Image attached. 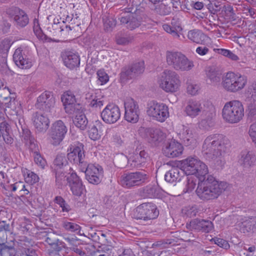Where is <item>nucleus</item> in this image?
Instances as JSON below:
<instances>
[{
    "mask_svg": "<svg viewBox=\"0 0 256 256\" xmlns=\"http://www.w3.org/2000/svg\"><path fill=\"white\" fill-rule=\"evenodd\" d=\"M199 90V86L196 84H189L187 86V92L188 94L194 96L197 94Z\"/></svg>",
    "mask_w": 256,
    "mask_h": 256,
    "instance_id": "nucleus-63",
    "label": "nucleus"
},
{
    "mask_svg": "<svg viewBox=\"0 0 256 256\" xmlns=\"http://www.w3.org/2000/svg\"><path fill=\"white\" fill-rule=\"evenodd\" d=\"M158 84L160 87L166 92H176L180 86V76L173 70H166L163 72Z\"/></svg>",
    "mask_w": 256,
    "mask_h": 256,
    "instance_id": "nucleus-8",
    "label": "nucleus"
},
{
    "mask_svg": "<svg viewBox=\"0 0 256 256\" xmlns=\"http://www.w3.org/2000/svg\"><path fill=\"white\" fill-rule=\"evenodd\" d=\"M80 170L85 173L86 178L88 181L93 184H99L103 177V168L99 164H86L84 168Z\"/></svg>",
    "mask_w": 256,
    "mask_h": 256,
    "instance_id": "nucleus-16",
    "label": "nucleus"
},
{
    "mask_svg": "<svg viewBox=\"0 0 256 256\" xmlns=\"http://www.w3.org/2000/svg\"><path fill=\"white\" fill-rule=\"evenodd\" d=\"M181 172L186 175L196 174L201 180L206 179L208 170L207 166L197 157L189 156L182 160Z\"/></svg>",
    "mask_w": 256,
    "mask_h": 256,
    "instance_id": "nucleus-4",
    "label": "nucleus"
},
{
    "mask_svg": "<svg viewBox=\"0 0 256 256\" xmlns=\"http://www.w3.org/2000/svg\"><path fill=\"white\" fill-rule=\"evenodd\" d=\"M165 180L170 183H173L180 180V170L178 168H172L164 176Z\"/></svg>",
    "mask_w": 256,
    "mask_h": 256,
    "instance_id": "nucleus-38",
    "label": "nucleus"
},
{
    "mask_svg": "<svg viewBox=\"0 0 256 256\" xmlns=\"http://www.w3.org/2000/svg\"><path fill=\"white\" fill-rule=\"evenodd\" d=\"M80 109L81 108H79V110H76L74 114H72L75 115L73 122L76 127L84 130L86 128L88 122L85 114Z\"/></svg>",
    "mask_w": 256,
    "mask_h": 256,
    "instance_id": "nucleus-34",
    "label": "nucleus"
},
{
    "mask_svg": "<svg viewBox=\"0 0 256 256\" xmlns=\"http://www.w3.org/2000/svg\"><path fill=\"white\" fill-rule=\"evenodd\" d=\"M163 154L168 158H175L180 156L183 151L181 144L175 140H171L168 142L162 149Z\"/></svg>",
    "mask_w": 256,
    "mask_h": 256,
    "instance_id": "nucleus-22",
    "label": "nucleus"
},
{
    "mask_svg": "<svg viewBox=\"0 0 256 256\" xmlns=\"http://www.w3.org/2000/svg\"><path fill=\"white\" fill-rule=\"evenodd\" d=\"M16 254L14 246H7L6 244L0 245V256H15Z\"/></svg>",
    "mask_w": 256,
    "mask_h": 256,
    "instance_id": "nucleus-47",
    "label": "nucleus"
},
{
    "mask_svg": "<svg viewBox=\"0 0 256 256\" xmlns=\"http://www.w3.org/2000/svg\"><path fill=\"white\" fill-rule=\"evenodd\" d=\"M184 112L187 116L194 118L202 112V124H206V128H210L214 126V118L216 116L215 109L210 104L206 108H204L198 101L190 100L186 103Z\"/></svg>",
    "mask_w": 256,
    "mask_h": 256,
    "instance_id": "nucleus-3",
    "label": "nucleus"
},
{
    "mask_svg": "<svg viewBox=\"0 0 256 256\" xmlns=\"http://www.w3.org/2000/svg\"><path fill=\"white\" fill-rule=\"evenodd\" d=\"M218 52L219 54L228 58L232 60L237 61L239 60L238 57L230 50L224 48H218Z\"/></svg>",
    "mask_w": 256,
    "mask_h": 256,
    "instance_id": "nucleus-56",
    "label": "nucleus"
},
{
    "mask_svg": "<svg viewBox=\"0 0 256 256\" xmlns=\"http://www.w3.org/2000/svg\"><path fill=\"white\" fill-rule=\"evenodd\" d=\"M13 60L15 64L20 68L28 69L32 66V61L22 52L21 48L16 50L13 54Z\"/></svg>",
    "mask_w": 256,
    "mask_h": 256,
    "instance_id": "nucleus-23",
    "label": "nucleus"
},
{
    "mask_svg": "<svg viewBox=\"0 0 256 256\" xmlns=\"http://www.w3.org/2000/svg\"><path fill=\"white\" fill-rule=\"evenodd\" d=\"M25 144L28 146L29 149L33 153V154L39 152L38 144L34 138H32V140L28 142V143H26Z\"/></svg>",
    "mask_w": 256,
    "mask_h": 256,
    "instance_id": "nucleus-60",
    "label": "nucleus"
},
{
    "mask_svg": "<svg viewBox=\"0 0 256 256\" xmlns=\"http://www.w3.org/2000/svg\"><path fill=\"white\" fill-rule=\"evenodd\" d=\"M166 60L168 64L176 71H189L194 67L192 60L178 51H167Z\"/></svg>",
    "mask_w": 256,
    "mask_h": 256,
    "instance_id": "nucleus-6",
    "label": "nucleus"
},
{
    "mask_svg": "<svg viewBox=\"0 0 256 256\" xmlns=\"http://www.w3.org/2000/svg\"><path fill=\"white\" fill-rule=\"evenodd\" d=\"M24 180L27 183L32 184L38 182L39 178L36 174L28 170L24 175Z\"/></svg>",
    "mask_w": 256,
    "mask_h": 256,
    "instance_id": "nucleus-53",
    "label": "nucleus"
},
{
    "mask_svg": "<svg viewBox=\"0 0 256 256\" xmlns=\"http://www.w3.org/2000/svg\"><path fill=\"white\" fill-rule=\"evenodd\" d=\"M33 122L36 130L40 132H44L49 127L50 120L46 116L38 112L35 113Z\"/></svg>",
    "mask_w": 256,
    "mask_h": 256,
    "instance_id": "nucleus-26",
    "label": "nucleus"
},
{
    "mask_svg": "<svg viewBox=\"0 0 256 256\" xmlns=\"http://www.w3.org/2000/svg\"><path fill=\"white\" fill-rule=\"evenodd\" d=\"M97 76L102 84L106 83L108 80V76L104 70H98L97 72Z\"/></svg>",
    "mask_w": 256,
    "mask_h": 256,
    "instance_id": "nucleus-59",
    "label": "nucleus"
},
{
    "mask_svg": "<svg viewBox=\"0 0 256 256\" xmlns=\"http://www.w3.org/2000/svg\"><path fill=\"white\" fill-rule=\"evenodd\" d=\"M86 98L92 108H100L104 105V100L98 98L94 94L88 92L86 94Z\"/></svg>",
    "mask_w": 256,
    "mask_h": 256,
    "instance_id": "nucleus-41",
    "label": "nucleus"
},
{
    "mask_svg": "<svg viewBox=\"0 0 256 256\" xmlns=\"http://www.w3.org/2000/svg\"><path fill=\"white\" fill-rule=\"evenodd\" d=\"M54 104V98L53 96L50 92H44L38 98L36 106L38 108L43 111L50 112Z\"/></svg>",
    "mask_w": 256,
    "mask_h": 256,
    "instance_id": "nucleus-21",
    "label": "nucleus"
},
{
    "mask_svg": "<svg viewBox=\"0 0 256 256\" xmlns=\"http://www.w3.org/2000/svg\"><path fill=\"white\" fill-rule=\"evenodd\" d=\"M120 74V80L124 82L135 78L130 65L122 68Z\"/></svg>",
    "mask_w": 256,
    "mask_h": 256,
    "instance_id": "nucleus-45",
    "label": "nucleus"
},
{
    "mask_svg": "<svg viewBox=\"0 0 256 256\" xmlns=\"http://www.w3.org/2000/svg\"><path fill=\"white\" fill-rule=\"evenodd\" d=\"M62 57L64 65L70 69L78 67L80 64V58L76 53L66 51L62 53Z\"/></svg>",
    "mask_w": 256,
    "mask_h": 256,
    "instance_id": "nucleus-24",
    "label": "nucleus"
},
{
    "mask_svg": "<svg viewBox=\"0 0 256 256\" xmlns=\"http://www.w3.org/2000/svg\"><path fill=\"white\" fill-rule=\"evenodd\" d=\"M230 146L228 139L220 134H212L204 140L202 148L204 156L208 160L216 162L218 165L224 164L223 157Z\"/></svg>",
    "mask_w": 256,
    "mask_h": 256,
    "instance_id": "nucleus-1",
    "label": "nucleus"
},
{
    "mask_svg": "<svg viewBox=\"0 0 256 256\" xmlns=\"http://www.w3.org/2000/svg\"><path fill=\"white\" fill-rule=\"evenodd\" d=\"M144 136L153 146H158L166 138V134L160 128H148L144 129Z\"/></svg>",
    "mask_w": 256,
    "mask_h": 256,
    "instance_id": "nucleus-20",
    "label": "nucleus"
},
{
    "mask_svg": "<svg viewBox=\"0 0 256 256\" xmlns=\"http://www.w3.org/2000/svg\"><path fill=\"white\" fill-rule=\"evenodd\" d=\"M188 36L190 40L197 44H202L206 38L204 34L196 30L188 32Z\"/></svg>",
    "mask_w": 256,
    "mask_h": 256,
    "instance_id": "nucleus-43",
    "label": "nucleus"
},
{
    "mask_svg": "<svg viewBox=\"0 0 256 256\" xmlns=\"http://www.w3.org/2000/svg\"><path fill=\"white\" fill-rule=\"evenodd\" d=\"M52 27L54 30L58 32V36L60 37H66L72 30L70 26L66 25L64 21L54 23Z\"/></svg>",
    "mask_w": 256,
    "mask_h": 256,
    "instance_id": "nucleus-40",
    "label": "nucleus"
},
{
    "mask_svg": "<svg viewBox=\"0 0 256 256\" xmlns=\"http://www.w3.org/2000/svg\"><path fill=\"white\" fill-rule=\"evenodd\" d=\"M179 136L186 146H194L196 144V138L192 130L186 126H182Z\"/></svg>",
    "mask_w": 256,
    "mask_h": 256,
    "instance_id": "nucleus-28",
    "label": "nucleus"
},
{
    "mask_svg": "<svg viewBox=\"0 0 256 256\" xmlns=\"http://www.w3.org/2000/svg\"><path fill=\"white\" fill-rule=\"evenodd\" d=\"M244 109L242 103L238 100L226 102L222 110L224 120L230 124L240 122L244 118Z\"/></svg>",
    "mask_w": 256,
    "mask_h": 256,
    "instance_id": "nucleus-5",
    "label": "nucleus"
},
{
    "mask_svg": "<svg viewBox=\"0 0 256 256\" xmlns=\"http://www.w3.org/2000/svg\"><path fill=\"white\" fill-rule=\"evenodd\" d=\"M10 232V226L8 224L3 221L0 223V245L5 244L7 239V232Z\"/></svg>",
    "mask_w": 256,
    "mask_h": 256,
    "instance_id": "nucleus-46",
    "label": "nucleus"
},
{
    "mask_svg": "<svg viewBox=\"0 0 256 256\" xmlns=\"http://www.w3.org/2000/svg\"><path fill=\"white\" fill-rule=\"evenodd\" d=\"M172 2H162L156 5L154 8L155 12L160 16H166L170 14L172 12Z\"/></svg>",
    "mask_w": 256,
    "mask_h": 256,
    "instance_id": "nucleus-35",
    "label": "nucleus"
},
{
    "mask_svg": "<svg viewBox=\"0 0 256 256\" xmlns=\"http://www.w3.org/2000/svg\"><path fill=\"white\" fill-rule=\"evenodd\" d=\"M104 26L106 30L110 31L116 25V20L112 16L103 18Z\"/></svg>",
    "mask_w": 256,
    "mask_h": 256,
    "instance_id": "nucleus-52",
    "label": "nucleus"
},
{
    "mask_svg": "<svg viewBox=\"0 0 256 256\" xmlns=\"http://www.w3.org/2000/svg\"><path fill=\"white\" fill-rule=\"evenodd\" d=\"M54 251L59 252L62 248H65L64 243L57 238L54 234H48L45 240Z\"/></svg>",
    "mask_w": 256,
    "mask_h": 256,
    "instance_id": "nucleus-32",
    "label": "nucleus"
},
{
    "mask_svg": "<svg viewBox=\"0 0 256 256\" xmlns=\"http://www.w3.org/2000/svg\"><path fill=\"white\" fill-rule=\"evenodd\" d=\"M121 113L119 107L114 104H108L100 112L102 120L108 124H114L120 118Z\"/></svg>",
    "mask_w": 256,
    "mask_h": 256,
    "instance_id": "nucleus-17",
    "label": "nucleus"
},
{
    "mask_svg": "<svg viewBox=\"0 0 256 256\" xmlns=\"http://www.w3.org/2000/svg\"><path fill=\"white\" fill-rule=\"evenodd\" d=\"M12 15L14 24L18 28H24L29 23L28 14L22 10L18 8H14Z\"/></svg>",
    "mask_w": 256,
    "mask_h": 256,
    "instance_id": "nucleus-27",
    "label": "nucleus"
},
{
    "mask_svg": "<svg viewBox=\"0 0 256 256\" xmlns=\"http://www.w3.org/2000/svg\"><path fill=\"white\" fill-rule=\"evenodd\" d=\"M247 84V78L239 74L228 72L223 76L222 84L224 88L230 92H236L242 90Z\"/></svg>",
    "mask_w": 256,
    "mask_h": 256,
    "instance_id": "nucleus-7",
    "label": "nucleus"
},
{
    "mask_svg": "<svg viewBox=\"0 0 256 256\" xmlns=\"http://www.w3.org/2000/svg\"><path fill=\"white\" fill-rule=\"evenodd\" d=\"M134 40V36L129 34H118L116 37V44L120 45H127L131 43Z\"/></svg>",
    "mask_w": 256,
    "mask_h": 256,
    "instance_id": "nucleus-49",
    "label": "nucleus"
},
{
    "mask_svg": "<svg viewBox=\"0 0 256 256\" xmlns=\"http://www.w3.org/2000/svg\"><path fill=\"white\" fill-rule=\"evenodd\" d=\"M88 136L90 138L93 140H96L100 137L98 128L95 126H93L88 130Z\"/></svg>",
    "mask_w": 256,
    "mask_h": 256,
    "instance_id": "nucleus-61",
    "label": "nucleus"
},
{
    "mask_svg": "<svg viewBox=\"0 0 256 256\" xmlns=\"http://www.w3.org/2000/svg\"><path fill=\"white\" fill-rule=\"evenodd\" d=\"M11 94V91L8 88L5 86L4 88L0 89V102L1 103L8 100L10 97H12Z\"/></svg>",
    "mask_w": 256,
    "mask_h": 256,
    "instance_id": "nucleus-57",
    "label": "nucleus"
},
{
    "mask_svg": "<svg viewBox=\"0 0 256 256\" xmlns=\"http://www.w3.org/2000/svg\"><path fill=\"white\" fill-rule=\"evenodd\" d=\"M84 145L82 143L71 145L68 150L67 158L73 164L78 166L80 170L84 168L87 162L85 160Z\"/></svg>",
    "mask_w": 256,
    "mask_h": 256,
    "instance_id": "nucleus-13",
    "label": "nucleus"
},
{
    "mask_svg": "<svg viewBox=\"0 0 256 256\" xmlns=\"http://www.w3.org/2000/svg\"><path fill=\"white\" fill-rule=\"evenodd\" d=\"M0 132L6 144L10 145L14 142L10 126L5 120L0 123Z\"/></svg>",
    "mask_w": 256,
    "mask_h": 256,
    "instance_id": "nucleus-30",
    "label": "nucleus"
},
{
    "mask_svg": "<svg viewBox=\"0 0 256 256\" xmlns=\"http://www.w3.org/2000/svg\"><path fill=\"white\" fill-rule=\"evenodd\" d=\"M148 175L144 172H136L124 174L120 178V184L125 188H131L145 184Z\"/></svg>",
    "mask_w": 256,
    "mask_h": 256,
    "instance_id": "nucleus-10",
    "label": "nucleus"
},
{
    "mask_svg": "<svg viewBox=\"0 0 256 256\" xmlns=\"http://www.w3.org/2000/svg\"><path fill=\"white\" fill-rule=\"evenodd\" d=\"M69 186L72 194L76 196H81L85 190V186L82 184V182Z\"/></svg>",
    "mask_w": 256,
    "mask_h": 256,
    "instance_id": "nucleus-51",
    "label": "nucleus"
},
{
    "mask_svg": "<svg viewBox=\"0 0 256 256\" xmlns=\"http://www.w3.org/2000/svg\"><path fill=\"white\" fill-rule=\"evenodd\" d=\"M118 159L121 160L124 164L120 165V167L122 168L126 162H128L133 168H140L144 166L150 160V157L148 153L144 150H140V152H136L129 158L124 154L116 158V160Z\"/></svg>",
    "mask_w": 256,
    "mask_h": 256,
    "instance_id": "nucleus-11",
    "label": "nucleus"
},
{
    "mask_svg": "<svg viewBox=\"0 0 256 256\" xmlns=\"http://www.w3.org/2000/svg\"><path fill=\"white\" fill-rule=\"evenodd\" d=\"M128 12H130V14L126 16H120L119 20L122 24H124L130 30L138 28L142 22H146L148 18L144 13L132 12V10H128Z\"/></svg>",
    "mask_w": 256,
    "mask_h": 256,
    "instance_id": "nucleus-15",
    "label": "nucleus"
},
{
    "mask_svg": "<svg viewBox=\"0 0 256 256\" xmlns=\"http://www.w3.org/2000/svg\"><path fill=\"white\" fill-rule=\"evenodd\" d=\"M135 77L142 74L144 70V61L136 62L130 65Z\"/></svg>",
    "mask_w": 256,
    "mask_h": 256,
    "instance_id": "nucleus-50",
    "label": "nucleus"
},
{
    "mask_svg": "<svg viewBox=\"0 0 256 256\" xmlns=\"http://www.w3.org/2000/svg\"><path fill=\"white\" fill-rule=\"evenodd\" d=\"M18 124V126L16 125V126L19 131L22 140L24 144L28 143V142L32 140V138H34L31 135L30 131L25 125L22 126L20 121H19Z\"/></svg>",
    "mask_w": 256,
    "mask_h": 256,
    "instance_id": "nucleus-36",
    "label": "nucleus"
},
{
    "mask_svg": "<svg viewBox=\"0 0 256 256\" xmlns=\"http://www.w3.org/2000/svg\"><path fill=\"white\" fill-rule=\"evenodd\" d=\"M68 128L62 120H58L52 124L48 133L50 142L54 146H58L64 139Z\"/></svg>",
    "mask_w": 256,
    "mask_h": 256,
    "instance_id": "nucleus-14",
    "label": "nucleus"
},
{
    "mask_svg": "<svg viewBox=\"0 0 256 256\" xmlns=\"http://www.w3.org/2000/svg\"><path fill=\"white\" fill-rule=\"evenodd\" d=\"M2 109H8L16 113V109L18 107V102L15 99L14 96L10 97L8 100L1 103Z\"/></svg>",
    "mask_w": 256,
    "mask_h": 256,
    "instance_id": "nucleus-44",
    "label": "nucleus"
},
{
    "mask_svg": "<svg viewBox=\"0 0 256 256\" xmlns=\"http://www.w3.org/2000/svg\"><path fill=\"white\" fill-rule=\"evenodd\" d=\"M55 171L56 182L58 187L60 188L65 183L66 176L62 170Z\"/></svg>",
    "mask_w": 256,
    "mask_h": 256,
    "instance_id": "nucleus-55",
    "label": "nucleus"
},
{
    "mask_svg": "<svg viewBox=\"0 0 256 256\" xmlns=\"http://www.w3.org/2000/svg\"><path fill=\"white\" fill-rule=\"evenodd\" d=\"M62 100L66 112L68 114H74L76 110H79L81 106L76 104L75 96L73 94H66L62 96Z\"/></svg>",
    "mask_w": 256,
    "mask_h": 256,
    "instance_id": "nucleus-25",
    "label": "nucleus"
},
{
    "mask_svg": "<svg viewBox=\"0 0 256 256\" xmlns=\"http://www.w3.org/2000/svg\"><path fill=\"white\" fill-rule=\"evenodd\" d=\"M238 226L240 230L243 233L256 232V219L248 218L239 222Z\"/></svg>",
    "mask_w": 256,
    "mask_h": 256,
    "instance_id": "nucleus-31",
    "label": "nucleus"
},
{
    "mask_svg": "<svg viewBox=\"0 0 256 256\" xmlns=\"http://www.w3.org/2000/svg\"><path fill=\"white\" fill-rule=\"evenodd\" d=\"M34 26L33 29L34 32L37 38L42 40L44 42H59L60 40H57L55 39H52L48 36L46 34H45L42 32L40 26V24L38 22V20L37 18H34L33 21Z\"/></svg>",
    "mask_w": 256,
    "mask_h": 256,
    "instance_id": "nucleus-33",
    "label": "nucleus"
},
{
    "mask_svg": "<svg viewBox=\"0 0 256 256\" xmlns=\"http://www.w3.org/2000/svg\"><path fill=\"white\" fill-rule=\"evenodd\" d=\"M186 228L190 230L208 233L213 230L214 225L210 220L196 218L191 220L189 223H187Z\"/></svg>",
    "mask_w": 256,
    "mask_h": 256,
    "instance_id": "nucleus-19",
    "label": "nucleus"
},
{
    "mask_svg": "<svg viewBox=\"0 0 256 256\" xmlns=\"http://www.w3.org/2000/svg\"><path fill=\"white\" fill-rule=\"evenodd\" d=\"M158 214L157 206L152 202L142 203L136 208L134 212L135 218L145 222L156 219Z\"/></svg>",
    "mask_w": 256,
    "mask_h": 256,
    "instance_id": "nucleus-9",
    "label": "nucleus"
},
{
    "mask_svg": "<svg viewBox=\"0 0 256 256\" xmlns=\"http://www.w3.org/2000/svg\"><path fill=\"white\" fill-rule=\"evenodd\" d=\"M200 181L198 184L196 192L198 196L203 200L218 198L226 188L224 182L218 181L212 176H208L206 180Z\"/></svg>",
    "mask_w": 256,
    "mask_h": 256,
    "instance_id": "nucleus-2",
    "label": "nucleus"
},
{
    "mask_svg": "<svg viewBox=\"0 0 256 256\" xmlns=\"http://www.w3.org/2000/svg\"><path fill=\"white\" fill-rule=\"evenodd\" d=\"M62 226L66 231L70 232H76L80 234L81 226L78 224L68 221H64L62 223Z\"/></svg>",
    "mask_w": 256,
    "mask_h": 256,
    "instance_id": "nucleus-48",
    "label": "nucleus"
},
{
    "mask_svg": "<svg viewBox=\"0 0 256 256\" xmlns=\"http://www.w3.org/2000/svg\"><path fill=\"white\" fill-rule=\"evenodd\" d=\"M248 133L250 137L256 146V122L251 124L249 129Z\"/></svg>",
    "mask_w": 256,
    "mask_h": 256,
    "instance_id": "nucleus-64",
    "label": "nucleus"
},
{
    "mask_svg": "<svg viewBox=\"0 0 256 256\" xmlns=\"http://www.w3.org/2000/svg\"><path fill=\"white\" fill-rule=\"evenodd\" d=\"M34 161L35 163L40 166L42 168H44L46 164V160L41 156L40 152L33 154Z\"/></svg>",
    "mask_w": 256,
    "mask_h": 256,
    "instance_id": "nucleus-58",
    "label": "nucleus"
},
{
    "mask_svg": "<svg viewBox=\"0 0 256 256\" xmlns=\"http://www.w3.org/2000/svg\"><path fill=\"white\" fill-rule=\"evenodd\" d=\"M206 74L207 78L212 83L216 84L220 80V74L214 66H208L206 69Z\"/></svg>",
    "mask_w": 256,
    "mask_h": 256,
    "instance_id": "nucleus-37",
    "label": "nucleus"
},
{
    "mask_svg": "<svg viewBox=\"0 0 256 256\" xmlns=\"http://www.w3.org/2000/svg\"><path fill=\"white\" fill-rule=\"evenodd\" d=\"M256 160L255 156L252 152H242L238 162L244 168L247 170L254 165Z\"/></svg>",
    "mask_w": 256,
    "mask_h": 256,
    "instance_id": "nucleus-29",
    "label": "nucleus"
},
{
    "mask_svg": "<svg viewBox=\"0 0 256 256\" xmlns=\"http://www.w3.org/2000/svg\"><path fill=\"white\" fill-rule=\"evenodd\" d=\"M68 162L64 154H58L54 162V170H62L68 166Z\"/></svg>",
    "mask_w": 256,
    "mask_h": 256,
    "instance_id": "nucleus-42",
    "label": "nucleus"
},
{
    "mask_svg": "<svg viewBox=\"0 0 256 256\" xmlns=\"http://www.w3.org/2000/svg\"><path fill=\"white\" fill-rule=\"evenodd\" d=\"M214 243L220 248L228 250L230 248V244L228 241L224 239L214 238H213Z\"/></svg>",
    "mask_w": 256,
    "mask_h": 256,
    "instance_id": "nucleus-62",
    "label": "nucleus"
},
{
    "mask_svg": "<svg viewBox=\"0 0 256 256\" xmlns=\"http://www.w3.org/2000/svg\"><path fill=\"white\" fill-rule=\"evenodd\" d=\"M144 194L148 198H156L160 196V190L155 185H148L144 189Z\"/></svg>",
    "mask_w": 256,
    "mask_h": 256,
    "instance_id": "nucleus-39",
    "label": "nucleus"
},
{
    "mask_svg": "<svg viewBox=\"0 0 256 256\" xmlns=\"http://www.w3.org/2000/svg\"><path fill=\"white\" fill-rule=\"evenodd\" d=\"M146 112L149 116L161 122L169 116L168 106L164 104L154 100L148 104Z\"/></svg>",
    "mask_w": 256,
    "mask_h": 256,
    "instance_id": "nucleus-12",
    "label": "nucleus"
},
{
    "mask_svg": "<svg viewBox=\"0 0 256 256\" xmlns=\"http://www.w3.org/2000/svg\"><path fill=\"white\" fill-rule=\"evenodd\" d=\"M124 119L128 122L136 123L139 119L140 110L138 102L133 98H128L124 102Z\"/></svg>",
    "mask_w": 256,
    "mask_h": 256,
    "instance_id": "nucleus-18",
    "label": "nucleus"
},
{
    "mask_svg": "<svg viewBox=\"0 0 256 256\" xmlns=\"http://www.w3.org/2000/svg\"><path fill=\"white\" fill-rule=\"evenodd\" d=\"M66 180L68 186L82 183V180L77 175L76 172H72L70 175L66 178Z\"/></svg>",
    "mask_w": 256,
    "mask_h": 256,
    "instance_id": "nucleus-54",
    "label": "nucleus"
}]
</instances>
